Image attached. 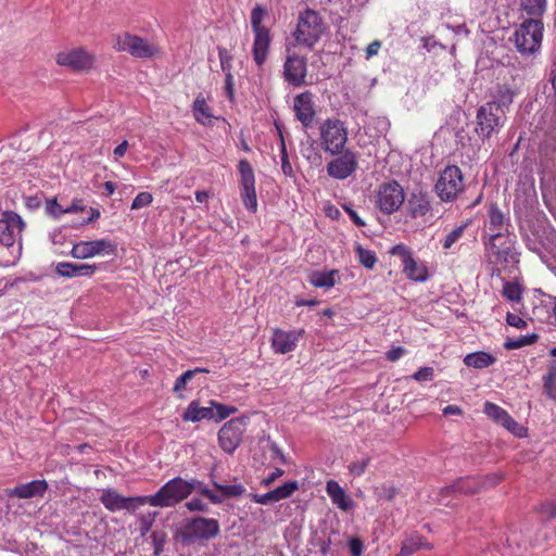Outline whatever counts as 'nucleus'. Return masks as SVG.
<instances>
[{"instance_id":"f257e3e1","label":"nucleus","mask_w":556,"mask_h":556,"mask_svg":"<svg viewBox=\"0 0 556 556\" xmlns=\"http://www.w3.org/2000/svg\"><path fill=\"white\" fill-rule=\"evenodd\" d=\"M25 223L22 217L14 212H5L0 219V243L8 252V257L1 261V265L14 266L22 256V232Z\"/></svg>"},{"instance_id":"f03ea898","label":"nucleus","mask_w":556,"mask_h":556,"mask_svg":"<svg viewBox=\"0 0 556 556\" xmlns=\"http://www.w3.org/2000/svg\"><path fill=\"white\" fill-rule=\"evenodd\" d=\"M194 486L180 477L167 481L155 494L142 495L138 498L141 504H149L153 507H170L187 498Z\"/></svg>"},{"instance_id":"7ed1b4c3","label":"nucleus","mask_w":556,"mask_h":556,"mask_svg":"<svg viewBox=\"0 0 556 556\" xmlns=\"http://www.w3.org/2000/svg\"><path fill=\"white\" fill-rule=\"evenodd\" d=\"M544 25L541 18H527L515 30V45L525 55L536 53L542 43Z\"/></svg>"},{"instance_id":"20e7f679","label":"nucleus","mask_w":556,"mask_h":556,"mask_svg":"<svg viewBox=\"0 0 556 556\" xmlns=\"http://www.w3.org/2000/svg\"><path fill=\"white\" fill-rule=\"evenodd\" d=\"M319 140L326 153L339 154L348 142V128L338 118H327L319 127Z\"/></svg>"},{"instance_id":"39448f33","label":"nucleus","mask_w":556,"mask_h":556,"mask_svg":"<svg viewBox=\"0 0 556 556\" xmlns=\"http://www.w3.org/2000/svg\"><path fill=\"white\" fill-rule=\"evenodd\" d=\"M324 33V23L319 14L311 9L300 13L296 29L293 33L299 45L312 48Z\"/></svg>"},{"instance_id":"423d86ee","label":"nucleus","mask_w":556,"mask_h":556,"mask_svg":"<svg viewBox=\"0 0 556 556\" xmlns=\"http://www.w3.org/2000/svg\"><path fill=\"white\" fill-rule=\"evenodd\" d=\"M515 236L508 232L490 235L486 243L488 257L491 263L510 265L518 262L515 252Z\"/></svg>"},{"instance_id":"0eeeda50","label":"nucleus","mask_w":556,"mask_h":556,"mask_svg":"<svg viewBox=\"0 0 556 556\" xmlns=\"http://www.w3.org/2000/svg\"><path fill=\"white\" fill-rule=\"evenodd\" d=\"M113 47L116 51L127 52L138 59L152 58L160 51L155 43L129 33L115 36Z\"/></svg>"},{"instance_id":"6e6552de","label":"nucleus","mask_w":556,"mask_h":556,"mask_svg":"<svg viewBox=\"0 0 556 556\" xmlns=\"http://www.w3.org/2000/svg\"><path fill=\"white\" fill-rule=\"evenodd\" d=\"M404 201L405 192L397 181L381 184L375 194L376 207L386 215L397 212Z\"/></svg>"},{"instance_id":"1a4fd4ad","label":"nucleus","mask_w":556,"mask_h":556,"mask_svg":"<svg viewBox=\"0 0 556 556\" xmlns=\"http://www.w3.org/2000/svg\"><path fill=\"white\" fill-rule=\"evenodd\" d=\"M464 190V177L458 166L445 167L435 184L438 197L445 202L453 201Z\"/></svg>"},{"instance_id":"9d476101","label":"nucleus","mask_w":556,"mask_h":556,"mask_svg":"<svg viewBox=\"0 0 556 556\" xmlns=\"http://www.w3.org/2000/svg\"><path fill=\"white\" fill-rule=\"evenodd\" d=\"M389 253L401 258L402 270L409 280L425 282L428 279L429 274L426 264L416 260L407 245L403 243L395 244Z\"/></svg>"},{"instance_id":"9b49d317","label":"nucleus","mask_w":556,"mask_h":556,"mask_svg":"<svg viewBox=\"0 0 556 556\" xmlns=\"http://www.w3.org/2000/svg\"><path fill=\"white\" fill-rule=\"evenodd\" d=\"M240 197L244 207L255 213L257 210V197L255 191V175L248 160L238 163Z\"/></svg>"},{"instance_id":"f8f14e48","label":"nucleus","mask_w":556,"mask_h":556,"mask_svg":"<svg viewBox=\"0 0 556 556\" xmlns=\"http://www.w3.org/2000/svg\"><path fill=\"white\" fill-rule=\"evenodd\" d=\"M116 244L109 239L91 241H79L73 244L70 255L77 260H87L94 256L113 255L116 252Z\"/></svg>"},{"instance_id":"ddd939ff","label":"nucleus","mask_w":556,"mask_h":556,"mask_svg":"<svg viewBox=\"0 0 556 556\" xmlns=\"http://www.w3.org/2000/svg\"><path fill=\"white\" fill-rule=\"evenodd\" d=\"M219 533V523L216 519L197 517L188 520L184 528L182 534L186 540L195 541H208Z\"/></svg>"},{"instance_id":"4468645a","label":"nucleus","mask_w":556,"mask_h":556,"mask_svg":"<svg viewBox=\"0 0 556 556\" xmlns=\"http://www.w3.org/2000/svg\"><path fill=\"white\" fill-rule=\"evenodd\" d=\"M505 121V112H500L493 104H483L477 112V134L482 138L498 131Z\"/></svg>"},{"instance_id":"2eb2a0df","label":"nucleus","mask_w":556,"mask_h":556,"mask_svg":"<svg viewBox=\"0 0 556 556\" xmlns=\"http://www.w3.org/2000/svg\"><path fill=\"white\" fill-rule=\"evenodd\" d=\"M336 155L326 166L327 174L334 179L344 180L356 172L358 155L350 149L342 150Z\"/></svg>"},{"instance_id":"dca6fc26","label":"nucleus","mask_w":556,"mask_h":556,"mask_svg":"<svg viewBox=\"0 0 556 556\" xmlns=\"http://www.w3.org/2000/svg\"><path fill=\"white\" fill-rule=\"evenodd\" d=\"M245 418H233L220 428L218 442L224 452L232 454L236 451L245 431Z\"/></svg>"},{"instance_id":"f3484780","label":"nucleus","mask_w":556,"mask_h":556,"mask_svg":"<svg viewBox=\"0 0 556 556\" xmlns=\"http://www.w3.org/2000/svg\"><path fill=\"white\" fill-rule=\"evenodd\" d=\"M55 60L59 65L73 71H88L94 62L93 55L80 47L59 52Z\"/></svg>"},{"instance_id":"a211bd4d","label":"nucleus","mask_w":556,"mask_h":556,"mask_svg":"<svg viewBox=\"0 0 556 556\" xmlns=\"http://www.w3.org/2000/svg\"><path fill=\"white\" fill-rule=\"evenodd\" d=\"M307 74V61L295 53L288 54L283 64V79L293 87L305 85Z\"/></svg>"},{"instance_id":"6ab92c4d","label":"nucleus","mask_w":556,"mask_h":556,"mask_svg":"<svg viewBox=\"0 0 556 556\" xmlns=\"http://www.w3.org/2000/svg\"><path fill=\"white\" fill-rule=\"evenodd\" d=\"M138 498H141V496L126 497L121 495L116 490L109 488L102 490L100 502L112 513L124 509L135 511L139 506L144 505L141 504Z\"/></svg>"},{"instance_id":"aec40b11","label":"nucleus","mask_w":556,"mask_h":556,"mask_svg":"<svg viewBox=\"0 0 556 556\" xmlns=\"http://www.w3.org/2000/svg\"><path fill=\"white\" fill-rule=\"evenodd\" d=\"M304 329H275L271 337V348L275 353L287 354L295 350L299 340L304 336Z\"/></svg>"},{"instance_id":"412c9836","label":"nucleus","mask_w":556,"mask_h":556,"mask_svg":"<svg viewBox=\"0 0 556 556\" xmlns=\"http://www.w3.org/2000/svg\"><path fill=\"white\" fill-rule=\"evenodd\" d=\"M293 111L298 121L304 127L312 125L315 118L314 96L311 91H304L295 96L293 100Z\"/></svg>"},{"instance_id":"4be33fe9","label":"nucleus","mask_w":556,"mask_h":556,"mask_svg":"<svg viewBox=\"0 0 556 556\" xmlns=\"http://www.w3.org/2000/svg\"><path fill=\"white\" fill-rule=\"evenodd\" d=\"M484 413L494 421L498 422L504 428H506L508 431L515 433L518 437H522L525 429L521 426H519L518 422H516L508 415V413L498 405L491 402H486L484 404Z\"/></svg>"},{"instance_id":"5701e85b","label":"nucleus","mask_w":556,"mask_h":556,"mask_svg":"<svg viewBox=\"0 0 556 556\" xmlns=\"http://www.w3.org/2000/svg\"><path fill=\"white\" fill-rule=\"evenodd\" d=\"M48 489L46 480H33L27 483H22L13 489H9L8 495L21 500H28L34 497H42Z\"/></svg>"},{"instance_id":"b1692460","label":"nucleus","mask_w":556,"mask_h":556,"mask_svg":"<svg viewBox=\"0 0 556 556\" xmlns=\"http://www.w3.org/2000/svg\"><path fill=\"white\" fill-rule=\"evenodd\" d=\"M252 47V55L257 67H262L267 60L271 45L270 30L255 31Z\"/></svg>"},{"instance_id":"393cba45","label":"nucleus","mask_w":556,"mask_h":556,"mask_svg":"<svg viewBox=\"0 0 556 556\" xmlns=\"http://www.w3.org/2000/svg\"><path fill=\"white\" fill-rule=\"evenodd\" d=\"M97 269L96 264H74L70 262H61L55 267L56 274L65 278L91 277Z\"/></svg>"},{"instance_id":"a878e982","label":"nucleus","mask_w":556,"mask_h":556,"mask_svg":"<svg viewBox=\"0 0 556 556\" xmlns=\"http://www.w3.org/2000/svg\"><path fill=\"white\" fill-rule=\"evenodd\" d=\"M326 492L331 502L341 510L349 511L354 508V501L337 481L329 480L326 484Z\"/></svg>"},{"instance_id":"bb28decb","label":"nucleus","mask_w":556,"mask_h":556,"mask_svg":"<svg viewBox=\"0 0 556 556\" xmlns=\"http://www.w3.org/2000/svg\"><path fill=\"white\" fill-rule=\"evenodd\" d=\"M213 417L212 404L210 406H200L198 401L190 402L182 414V419L185 421L192 422H198L204 419L213 420Z\"/></svg>"},{"instance_id":"cd10ccee","label":"nucleus","mask_w":556,"mask_h":556,"mask_svg":"<svg viewBox=\"0 0 556 556\" xmlns=\"http://www.w3.org/2000/svg\"><path fill=\"white\" fill-rule=\"evenodd\" d=\"M430 208V201L426 194L413 193L408 199L407 210L412 218L425 216Z\"/></svg>"},{"instance_id":"c85d7f7f","label":"nucleus","mask_w":556,"mask_h":556,"mask_svg":"<svg viewBox=\"0 0 556 556\" xmlns=\"http://www.w3.org/2000/svg\"><path fill=\"white\" fill-rule=\"evenodd\" d=\"M339 271L336 269L328 271H313L309 276V282L316 288L330 289L338 280Z\"/></svg>"},{"instance_id":"c756f323","label":"nucleus","mask_w":556,"mask_h":556,"mask_svg":"<svg viewBox=\"0 0 556 556\" xmlns=\"http://www.w3.org/2000/svg\"><path fill=\"white\" fill-rule=\"evenodd\" d=\"M192 112L194 119L201 125H210L212 118H214L210 105L206 103L205 99L199 94L192 105Z\"/></svg>"},{"instance_id":"7c9ffc66","label":"nucleus","mask_w":556,"mask_h":556,"mask_svg":"<svg viewBox=\"0 0 556 556\" xmlns=\"http://www.w3.org/2000/svg\"><path fill=\"white\" fill-rule=\"evenodd\" d=\"M482 486L480 480L477 478H462L454 484L447 486L445 491L447 493H464L470 494L476 493Z\"/></svg>"},{"instance_id":"2f4dec72","label":"nucleus","mask_w":556,"mask_h":556,"mask_svg":"<svg viewBox=\"0 0 556 556\" xmlns=\"http://www.w3.org/2000/svg\"><path fill=\"white\" fill-rule=\"evenodd\" d=\"M495 362V357L486 352H475L467 354L464 358V363L468 367H473L476 369H483Z\"/></svg>"},{"instance_id":"473e14b6","label":"nucleus","mask_w":556,"mask_h":556,"mask_svg":"<svg viewBox=\"0 0 556 556\" xmlns=\"http://www.w3.org/2000/svg\"><path fill=\"white\" fill-rule=\"evenodd\" d=\"M515 92L508 87H500L496 93L493 96V100L486 102V104H493L500 112H505L513 103Z\"/></svg>"},{"instance_id":"72a5a7b5","label":"nucleus","mask_w":556,"mask_h":556,"mask_svg":"<svg viewBox=\"0 0 556 556\" xmlns=\"http://www.w3.org/2000/svg\"><path fill=\"white\" fill-rule=\"evenodd\" d=\"M519 4L531 18H541L546 11L547 0H519Z\"/></svg>"},{"instance_id":"f704fd0d","label":"nucleus","mask_w":556,"mask_h":556,"mask_svg":"<svg viewBox=\"0 0 556 556\" xmlns=\"http://www.w3.org/2000/svg\"><path fill=\"white\" fill-rule=\"evenodd\" d=\"M210 370L206 368L197 367L194 369H190L180 375L173 387V391L179 395V397H184L181 392L187 389L188 383L195 378L199 374H208Z\"/></svg>"},{"instance_id":"c9c22d12","label":"nucleus","mask_w":556,"mask_h":556,"mask_svg":"<svg viewBox=\"0 0 556 556\" xmlns=\"http://www.w3.org/2000/svg\"><path fill=\"white\" fill-rule=\"evenodd\" d=\"M543 389L545 395L556 402V361L552 362L543 376Z\"/></svg>"},{"instance_id":"e433bc0d","label":"nucleus","mask_w":556,"mask_h":556,"mask_svg":"<svg viewBox=\"0 0 556 556\" xmlns=\"http://www.w3.org/2000/svg\"><path fill=\"white\" fill-rule=\"evenodd\" d=\"M489 218H490V231L492 233L494 232H507V223L504 214L502 211L493 205L490 207L489 211Z\"/></svg>"},{"instance_id":"4c0bfd02","label":"nucleus","mask_w":556,"mask_h":556,"mask_svg":"<svg viewBox=\"0 0 556 556\" xmlns=\"http://www.w3.org/2000/svg\"><path fill=\"white\" fill-rule=\"evenodd\" d=\"M421 547H428L424 539L418 534H412L404 540L400 556H409Z\"/></svg>"},{"instance_id":"58836bf2","label":"nucleus","mask_w":556,"mask_h":556,"mask_svg":"<svg viewBox=\"0 0 556 556\" xmlns=\"http://www.w3.org/2000/svg\"><path fill=\"white\" fill-rule=\"evenodd\" d=\"M214 488L220 492V496L224 498H232L241 496L245 488L241 483L222 484L217 481H213Z\"/></svg>"},{"instance_id":"ea45409f","label":"nucleus","mask_w":556,"mask_h":556,"mask_svg":"<svg viewBox=\"0 0 556 556\" xmlns=\"http://www.w3.org/2000/svg\"><path fill=\"white\" fill-rule=\"evenodd\" d=\"M299 489L298 481H288L271 491L274 502H279L290 497Z\"/></svg>"},{"instance_id":"a19ab883","label":"nucleus","mask_w":556,"mask_h":556,"mask_svg":"<svg viewBox=\"0 0 556 556\" xmlns=\"http://www.w3.org/2000/svg\"><path fill=\"white\" fill-rule=\"evenodd\" d=\"M267 16V10L262 5H256L251 12V27L253 33L268 30L269 28L263 25L265 17Z\"/></svg>"},{"instance_id":"79ce46f5","label":"nucleus","mask_w":556,"mask_h":556,"mask_svg":"<svg viewBox=\"0 0 556 556\" xmlns=\"http://www.w3.org/2000/svg\"><path fill=\"white\" fill-rule=\"evenodd\" d=\"M469 223H465L452 229L442 240V247L444 250H450L464 235L465 229Z\"/></svg>"},{"instance_id":"37998d69","label":"nucleus","mask_w":556,"mask_h":556,"mask_svg":"<svg viewBox=\"0 0 556 556\" xmlns=\"http://www.w3.org/2000/svg\"><path fill=\"white\" fill-rule=\"evenodd\" d=\"M210 404H212L213 407V420L216 422L226 419L237 410V408L233 406L224 405L215 401H211Z\"/></svg>"},{"instance_id":"c03bdc74","label":"nucleus","mask_w":556,"mask_h":556,"mask_svg":"<svg viewBox=\"0 0 556 556\" xmlns=\"http://www.w3.org/2000/svg\"><path fill=\"white\" fill-rule=\"evenodd\" d=\"M280 137V159H281V170L287 177L293 176V168L291 163L289 162L285 139L282 132L279 130Z\"/></svg>"},{"instance_id":"a18cd8bd","label":"nucleus","mask_w":556,"mask_h":556,"mask_svg":"<svg viewBox=\"0 0 556 556\" xmlns=\"http://www.w3.org/2000/svg\"><path fill=\"white\" fill-rule=\"evenodd\" d=\"M536 339H538L536 334L521 336L518 339H508L505 342L504 346L507 350H516V349H520L522 346L530 345V344L534 343L536 341Z\"/></svg>"},{"instance_id":"49530a36","label":"nucleus","mask_w":556,"mask_h":556,"mask_svg":"<svg viewBox=\"0 0 556 556\" xmlns=\"http://www.w3.org/2000/svg\"><path fill=\"white\" fill-rule=\"evenodd\" d=\"M359 263L366 268H372L377 262L375 253L370 250L364 249L361 245L356 249Z\"/></svg>"},{"instance_id":"de8ad7c7","label":"nucleus","mask_w":556,"mask_h":556,"mask_svg":"<svg viewBox=\"0 0 556 556\" xmlns=\"http://www.w3.org/2000/svg\"><path fill=\"white\" fill-rule=\"evenodd\" d=\"M503 295L511 302H518L521 299V288L518 283L506 282L503 287Z\"/></svg>"},{"instance_id":"09e8293b","label":"nucleus","mask_w":556,"mask_h":556,"mask_svg":"<svg viewBox=\"0 0 556 556\" xmlns=\"http://www.w3.org/2000/svg\"><path fill=\"white\" fill-rule=\"evenodd\" d=\"M49 238L51 243L55 247V252L60 254H64V251L58 250L59 247H62L66 240L67 236L63 228H55L49 233Z\"/></svg>"},{"instance_id":"8fccbe9b","label":"nucleus","mask_w":556,"mask_h":556,"mask_svg":"<svg viewBox=\"0 0 556 556\" xmlns=\"http://www.w3.org/2000/svg\"><path fill=\"white\" fill-rule=\"evenodd\" d=\"M218 58L220 61L222 71L224 72L225 76H227L228 74H232V56L229 54L227 49L218 48Z\"/></svg>"},{"instance_id":"3c124183","label":"nucleus","mask_w":556,"mask_h":556,"mask_svg":"<svg viewBox=\"0 0 556 556\" xmlns=\"http://www.w3.org/2000/svg\"><path fill=\"white\" fill-rule=\"evenodd\" d=\"M153 201V197L150 192H140L136 195L131 203V210H140L149 206Z\"/></svg>"},{"instance_id":"603ef678","label":"nucleus","mask_w":556,"mask_h":556,"mask_svg":"<svg viewBox=\"0 0 556 556\" xmlns=\"http://www.w3.org/2000/svg\"><path fill=\"white\" fill-rule=\"evenodd\" d=\"M368 464H369V458L365 457V458H362V459L351 463L349 466V470L352 475L359 477L365 472Z\"/></svg>"},{"instance_id":"864d4df0","label":"nucleus","mask_w":556,"mask_h":556,"mask_svg":"<svg viewBox=\"0 0 556 556\" xmlns=\"http://www.w3.org/2000/svg\"><path fill=\"white\" fill-rule=\"evenodd\" d=\"M151 539L154 546V555H159L163 551L166 535L164 532L153 531L151 534Z\"/></svg>"},{"instance_id":"5fc2aeb1","label":"nucleus","mask_w":556,"mask_h":556,"mask_svg":"<svg viewBox=\"0 0 556 556\" xmlns=\"http://www.w3.org/2000/svg\"><path fill=\"white\" fill-rule=\"evenodd\" d=\"M441 29L442 30L443 29L451 30L454 33L455 36H467L469 34V30L464 23L455 24V25L450 24V23H444V24H442Z\"/></svg>"},{"instance_id":"6e6d98bb","label":"nucleus","mask_w":556,"mask_h":556,"mask_svg":"<svg viewBox=\"0 0 556 556\" xmlns=\"http://www.w3.org/2000/svg\"><path fill=\"white\" fill-rule=\"evenodd\" d=\"M433 372L432 367H421L413 375V378L419 382L430 381L433 378Z\"/></svg>"},{"instance_id":"4d7b16f0","label":"nucleus","mask_w":556,"mask_h":556,"mask_svg":"<svg viewBox=\"0 0 556 556\" xmlns=\"http://www.w3.org/2000/svg\"><path fill=\"white\" fill-rule=\"evenodd\" d=\"M250 498L252 502H254L256 504H261V505H269V504L275 503L274 498H273L271 491L264 493V494H257V493L250 494Z\"/></svg>"},{"instance_id":"13d9d810","label":"nucleus","mask_w":556,"mask_h":556,"mask_svg":"<svg viewBox=\"0 0 556 556\" xmlns=\"http://www.w3.org/2000/svg\"><path fill=\"white\" fill-rule=\"evenodd\" d=\"M351 556H362L364 552V543L358 538H352L349 541Z\"/></svg>"},{"instance_id":"bf43d9fd","label":"nucleus","mask_w":556,"mask_h":556,"mask_svg":"<svg viewBox=\"0 0 556 556\" xmlns=\"http://www.w3.org/2000/svg\"><path fill=\"white\" fill-rule=\"evenodd\" d=\"M506 323L509 326L518 328V329H523L527 327V321L514 313H507Z\"/></svg>"},{"instance_id":"052dcab7","label":"nucleus","mask_w":556,"mask_h":556,"mask_svg":"<svg viewBox=\"0 0 556 556\" xmlns=\"http://www.w3.org/2000/svg\"><path fill=\"white\" fill-rule=\"evenodd\" d=\"M64 208L61 207V205L56 202L55 199H52L48 201L47 203V212L49 215L59 218L61 215H63Z\"/></svg>"},{"instance_id":"680f3d73","label":"nucleus","mask_w":556,"mask_h":556,"mask_svg":"<svg viewBox=\"0 0 556 556\" xmlns=\"http://www.w3.org/2000/svg\"><path fill=\"white\" fill-rule=\"evenodd\" d=\"M225 93L229 100H233L235 98V78L232 74H228L225 76Z\"/></svg>"},{"instance_id":"e2e57ef3","label":"nucleus","mask_w":556,"mask_h":556,"mask_svg":"<svg viewBox=\"0 0 556 556\" xmlns=\"http://www.w3.org/2000/svg\"><path fill=\"white\" fill-rule=\"evenodd\" d=\"M186 507L190 511H205L207 509V505L200 498H191L186 503Z\"/></svg>"},{"instance_id":"0e129e2a","label":"nucleus","mask_w":556,"mask_h":556,"mask_svg":"<svg viewBox=\"0 0 556 556\" xmlns=\"http://www.w3.org/2000/svg\"><path fill=\"white\" fill-rule=\"evenodd\" d=\"M381 41L380 40H374L366 47V60H370L371 58L376 56L380 49H381Z\"/></svg>"},{"instance_id":"69168bd1","label":"nucleus","mask_w":556,"mask_h":556,"mask_svg":"<svg viewBox=\"0 0 556 556\" xmlns=\"http://www.w3.org/2000/svg\"><path fill=\"white\" fill-rule=\"evenodd\" d=\"M199 491L214 504H219L223 502V497L210 490L207 486H201Z\"/></svg>"},{"instance_id":"338daca9","label":"nucleus","mask_w":556,"mask_h":556,"mask_svg":"<svg viewBox=\"0 0 556 556\" xmlns=\"http://www.w3.org/2000/svg\"><path fill=\"white\" fill-rule=\"evenodd\" d=\"M285 471L280 468H276L270 475L262 480V484L264 486L271 485L279 477H281Z\"/></svg>"},{"instance_id":"774afa93","label":"nucleus","mask_w":556,"mask_h":556,"mask_svg":"<svg viewBox=\"0 0 556 556\" xmlns=\"http://www.w3.org/2000/svg\"><path fill=\"white\" fill-rule=\"evenodd\" d=\"M343 207L356 226H358V227L365 226V222L359 217V215L357 214V212L355 210H353L349 205H344Z\"/></svg>"}]
</instances>
